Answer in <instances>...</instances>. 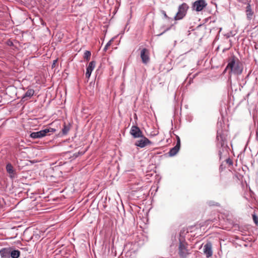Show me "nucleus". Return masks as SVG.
Listing matches in <instances>:
<instances>
[{"instance_id":"obj_3","label":"nucleus","mask_w":258,"mask_h":258,"mask_svg":"<svg viewBox=\"0 0 258 258\" xmlns=\"http://www.w3.org/2000/svg\"><path fill=\"white\" fill-rule=\"evenodd\" d=\"M188 6L186 3H183L178 7V12L174 17L175 20H179L182 19L186 14Z\"/></svg>"},{"instance_id":"obj_12","label":"nucleus","mask_w":258,"mask_h":258,"mask_svg":"<svg viewBox=\"0 0 258 258\" xmlns=\"http://www.w3.org/2000/svg\"><path fill=\"white\" fill-rule=\"evenodd\" d=\"M180 140L179 138H178V140L177 142V144L175 146H174L173 148H171L169 152H168V154L170 156H173L175 155L177 152H178L179 148H180Z\"/></svg>"},{"instance_id":"obj_18","label":"nucleus","mask_w":258,"mask_h":258,"mask_svg":"<svg viewBox=\"0 0 258 258\" xmlns=\"http://www.w3.org/2000/svg\"><path fill=\"white\" fill-rule=\"evenodd\" d=\"M70 130V127L66 125V124L64 125L62 129V132L63 135H66L68 134Z\"/></svg>"},{"instance_id":"obj_19","label":"nucleus","mask_w":258,"mask_h":258,"mask_svg":"<svg viewBox=\"0 0 258 258\" xmlns=\"http://www.w3.org/2000/svg\"><path fill=\"white\" fill-rule=\"evenodd\" d=\"M91 52L88 50L85 51L84 52V58L88 60L91 56Z\"/></svg>"},{"instance_id":"obj_17","label":"nucleus","mask_w":258,"mask_h":258,"mask_svg":"<svg viewBox=\"0 0 258 258\" xmlns=\"http://www.w3.org/2000/svg\"><path fill=\"white\" fill-rule=\"evenodd\" d=\"M6 170L8 173L10 174V177L13 178L14 175V170L13 166L11 163H8L6 165Z\"/></svg>"},{"instance_id":"obj_14","label":"nucleus","mask_w":258,"mask_h":258,"mask_svg":"<svg viewBox=\"0 0 258 258\" xmlns=\"http://www.w3.org/2000/svg\"><path fill=\"white\" fill-rule=\"evenodd\" d=\"M34 94V91L33 89H28L25 94L23 95L22 100L24 101L28 100L33 96Z\"/></svg>"},{"instance_id":"obj_7","label":"nucleus","mask_w":258,"mask_h":258,"mask_svg":"<svg viewBox=\"0 0 258 258\" xmlns=\"http://www.w3.org/2000/svg\"><path fill=\"white\" fill-rule=\"evenodd\" d=\"M141 139L138 140L135 143V145L140 148H144L147 145L151 144V142L146 137L144 136L141 137Z\"/></svg>"},{"instance_id":"obj_1","label":"nucleus","mask_w":258,"mask_h":258,"mask_svg":"<svg viewBox=\"0 0 258 258\" xmlns=\"http://www.w3.org/2000/svg\"><path fill=\"white\" fill-rule=\"evenodd\" d=\"M228 62L225 70L229 69L231 72L237 75L242 73L243 65L237 58L233 56L228 59Z\"/></svg>"},{"instance_id":"obj_15","label":"nucleus","mask_w":258,"mask_h":258,"mask_svg":"<svg viewBox=\"0 0 258 258\" xmlns=\"http://www.w3.org/2000/svg\"><path fill=\"white\" fill-rule=\"evenodd\" d=\"M246 15V18L248 20H251L252 18V16L253 15V13L252 11V9L251 8V6L250 4H248L246 7V11H245Z\"/></svg>"},{"instance_id":"obj_22","label":"nucleus","mask_w":258,"mask_h":258,"mask_svg":"<svg viewBox=\"0 0 258 258\" xmlns=\"http://www.w3.org/2000/svg\"><path fill=\"white\" fill-rule=\"evenodd\" d=\"M227 163H228L229 165L232 164V162L230 159H228L226 160Z\"/></svg>"},{"instance_id":"obj_20","label":"nucleus","mask_w":258,"mask_h":258,"mask_svg":"<svg viewBox=\"0 0 258 258\" xmlns=\"http://www.w3.org/2000/svg\"><path fill=\"white\" fill-rule=\"evenodd\" d=\"M111 41L112 40H110L109 41L107 44L105 45L104 48V51H106L107 49H108V48L110 46L111 44Z\"/></svg>"},{"instance_id":"obj_25","label":"nucleus","mask_w":258,"mask_h":258,"mask_svg":"<svg viewBox=\"0 0 258 258\" xmlns=\"http://www.w3.org/2000/svg\"><path fill=\"white\" fill-rule=\"evenodd\" d=\"M222 152L221 149H220V150H219V155H220V156H221V155L222 154Z\"/></svg>"},{"instance_id":"obj_5","label":"nucleus","mask_w":258,"mask_h":258,"mask_svg":"<svg viewBox=\"0 0 258 258\" xmlns=\"http://www.w3.org/2000/svg\"><path fill=\"white\" fill-rule=\"evenodd\" d=\"M217 146L221 147L222 148H225L227 145L226 144V138L225 137L222 133L221 130H218L217 134Z\"/></svg>"},{"instance_id":"obj_10","label":"nucleus","mask_w":258,"mask_h":258,"mask_svg":"<svg viewBox=\"0 0 258 258\" xmlns=\"http://www.w3.org/2000/svg\"><path fill=\"white\" fill-rule=\"evenodd\" d=\"M212 247V245L210 242H208L204 246V252L207 258L211 257L213 254Z\"/></svg>"},{"instance_id":"obj_23","label":"nucleus","mask_w":258,"mask_h":258,"mask_svg":"<svg viewBox=\"0 0 258 258\" xmlns=\"http://www.w3.org/2000/svg\"><path fill=\"white\" fill-rule=\"evenodd\" d=\"M170 29V28H167L166 30H165L162 33H161V34L158 35V36H161V35H162L164 33H165L166 31H168V30Z\"/></svg>"},{"instance_id":"obj_13","label":"nucleus","mask_w":258,"mask_h":258,"mask_svg":"<svg viewBox=\"0 0 258 258\" xmlns=\"http://www.w3.org/2000/svg\"><path fill=\"white\" fill-rule=\"evenodd\" d=\"M11 247L3 248L0 250V255L2 258H10Z\"/></svg>"},{"instance_id":"obj_9","label":"nucleus","mask_w":258,"mask_h":258,"mask_svg":"<svg viewBox=\"0 0 258 258\" xmlns=\"http://www.w3.org/2000/svg\"><path fill=\"white\" fill-rule=\"evenodd\" d=\"M141 57L142 62L144 64H147L150 60L149 50L147 48H143L141 51Z\"/></svg>"},{"instance_id":"obj_24","label":"nucleus","mask_w":258,"mask_h":258,"mask_svg":"<svg viewBox=\"0 0 258 258\" xmlns=\"http://www.w3.org/2000/svg\"><path fill=\"white\" fill-rule=\"evenodd\" d=\"M162 14L164 15V16L165 18H168V16H167L166 12L165 11H163Z\"/></svg>"},{"instance_id":"obj_6","label":"nucleus","mask_w":258,"mask_h":258,"mask_svg":"<svg viewBox=\"0 0 258 258\" xmlns=\"http://www.w3.org/2000/svg\"><path fill=\"white\" fill-rule=\"evenodd\" d=\"M207 5V4L205 0H198L193 3L192 8L196 11L200 12L203 10Z\"/></svg>"},{"instance_id":"obj_26","label":"nucleus","mask_w":258,"mask_h":258,"mask_svg":"<svg viewBox=\"0 0 258 258\" xmlns=\"http://www.w3.org/2000/svg\"><path fill=\"white\" fill-rule=\"evenodd\" d=\"M209 205H210V206H214V205H215V204H214L213 203H212L211 202L209 203Z\"/></svg>"},{"instance_id":"obj_21","label":"nucleus","mask_w":258,"mask_h":258,"mask_svg":"<svg viewBox=\"0 0 258 258\" xmlns=\"http://www.w3.org/2000/svg\"><path fill=\"white\" fill-rule=\"evenodd\" d=\"M252 218H253V220L254 223L256 225H257L258 224V217L257 216H256L255 214H253V215H252Z\"/></svg>"},{"instance_id":"obj_16","label":"nucleus","mask_w":258,"mask_h":258,"mask_svg":"<svg viewBox=\"0 0 258 258\" xmlns=\"http://www.w3.org/2000/svg\"><path fill=\"white\" fill-rule=\"evenodd\" d=\"M20 255V251L19 250L15 249L11 247L10 252V258H18Z\"/></svg>"},{"instance_id":"obj_8","label":"nucleus","mask_w":258,"mask_h":258,"mask_svg":"<svg viewBox=\"0 0 258 258\" xmlns=\"http://www.w3.org/2000/svg\"><path fill=\"white\" fill-rule=\"evenodd\" d=\"M130 134L134 138L142 137L143 135L140 128L136 125H133L130 131Z\"/></svg>"},{"instance_id":"obj_4","label":"nucleus","mask_w":258,"mask_h":258,"mask_svg":"<svg viewBox=\"0 0 258 258\" xmlns=\"http://www.w3.org/2000/svg\"><path fill=\"white\" fill-rule=\"evenodd\" d=\"M178 249L179 255L181 258H185L189 254L187 249V244L185 242H180Z\"/></svg>"},{"instance_id":"obj_11","label":"nucleus","mask_w":258,"mask_h":258,"mask_svg":"<svg viewBox=\"0 0 258 258\" xmlns=\"http://www.w3.org/2000/svg\"><path fill=\"white\" fill-rule=\"evenodd\" d=\"M95 61H91L88 64V66L87 67V71L86 73V78L88 79H89L90 77V76L91 75L92 72L94 70L95 67Z\"/></svg>"},{"instance_id":"obj_2","label":"nucleus","mask_w":258,"mask_h":258,"mask_svg":"<svg viewBox=\"0 0 258 258\" xmlns=\"http://www.w3.org/2000/svg\"><path fill=\"white\" fill-rule=\"evenodd\" d=\"M56 130L53 128L47 127L37 132L31 133L30 137L33 139H40L47 136H50Z\"/></svg>"}]
</instances>
